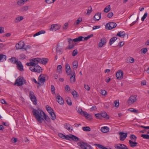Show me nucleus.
<instances>
[{
	"instance_id": "obj_1",
	"label": "nucleus",
	"mask_w": 149,
	"mask_h": 149,
	"mask_svg": "<svg viewBox=\"0 0 149 149\" xmlns=\"http://www.w3.org/2000/svg\"><path fill=\"white\" fill-rule=\"evenodd\" d=\"M32 113L36 119L40 123H42L44 120L47 122H49L51 121L48 116H47L44 112L40 109L37 110L33 109Z\"/></svg>"
},
{
	"instance_id": "obj_2",
	"label": "nucleus",
	"mask_w": 149,
	"mask_h": 149,
	"mask_svg": "<svg viewBox=\"0 0 149 149\" xmlns=\"http://www.w3.org/2000/svg\"><path fill=\"white\" fill-rule=\"evenodd\" d=\"M26 83V81L23 77L19 76L16 80L15 84L17 86H20Z\"/></svg>"
},
{
	"instance_id": "obj_3",
	"label": "nucleus",
	"mask_w": 149,
	"mask_h": 149,
	"mask_svg": "<svg viewBox=\"0 0 149 149\" xmlns=\"http://www.w3.org/2000/svg\"><path fill=\"white\" fill-rule=\"evenodd\" d=\"M77 145L81 149H93L92 147L86 143L81 142L78 143Z\"/></svg>"
},
{
	"instance_id": "obj_4",
	"label": "nucleus",
	"mask_w": 149,
	"mask_h": 149,
	"mask_svg": "<svg viewBox=\"0 0 149 149\" xmlns=\"http://www.w3.org/2000/svg\"><path fill=\"white\" fill-rule=\"evenodd\" d=\"M29 69L30 70L33 72L38 73L41 72L42 70L41 67L38 65H36L35 66H30Z\"/></svg>"
},
{
	"instance_id": "obj_5",
	"label": "nucleus",
	"mask_w": 149,
	"mask_h": 149,
	"mask_svg": "<svg viewBox=\"0 0 149 149\" xmlns=\"http://www.w3.org/2000/svg\"><path fill=\"white\" fill-rule=\"evenodd\" d=\"M117 26L116 24L113 22H111L107 24L105 26L106 29L111 30L113 28H115Z\"/></svg>"
},
{
	"instance_id": "obj_6",
	"label": "nucleus",
	"mask_w": 149,
	"mask_h": 149,
	"mask_svg": "<svg viewBox=\"0 0 149 149\" xmlns=\"http://www.w3.org/2000/svg\"><path fill=\"white\" fill-rule=\"evenodd\" d=\"M137 96L136 95H132L129 98L127 103L129 105H131L136 102L137 100Z\"/></svg>"
},
{
	"instance_id": "obj_7",
	"label": "nucleus",
	"mask_w": 149,
	"mask_h": 149,
	"mask_svg": "<svg viewBox=\"0 0 149 149\" xmlns=\"http://www.w3.org/2000/svg\"><path fill=\"white\" fill-rule=\"evenodd\" d=\"M45 77L44 74H40L38 77V81L39 83V86L43 85L45 81Z\"/></svg>"
},
{
	"instance_id": "obj_8",
	"label": "nucleus",
	"mask_w": 149,
	"mask_h": 149,
	"mask_svg": "<svg viewBox=\"0 0 149 149\" xmlns=\"http://www.w3.org/2000/svg\"><path fill=\"white\" fill-rule=\"evenodd\" d=\"M29 97L31 100L33 104L36 105L37 103V101L36 97L34 95L33 92L32 91H30L29 92Z\"/></svg>"
},
{
	"instance_id": "obj_9",
	"label": "nucleus",
	"mask_w": 149,
	"mask_h": 149,
	"mask_svg": "<svg viewBox=\"0 0 149 149\" xmlns=\"http://www.w3.org/2000/svg\"><path fill=\"white\" fill-rule=\"evenodd\" d=\"M73 42V39L71 38H69L68 39V42L69 44L67 49H70L74 48V44Z\"/></svg>"
},
{
	"instance_id": "obj_10",
	"label": "nucleus",
	"mask_w": 149,
	"mask_h": 149,
	"mask_svg": "<svg viewBox=\"0 0 149 149\" xmlns=\"http://www.w3.org/2000/svg\"><path fill=\"white\" fill-rule=\"evenodd\" d=\"M65 71L68 75H72V72H71V69L70 65L68 63H66L65 65Z\"/></svg>"
},
{
	"instance_id": "obj_11",
	"label": "nucleus",
	"mask_w": 149,
	"mask_h": 149,
	"mask_svg": "<svg viewBox=\"0 0 149 149\" xmlns=\"http://www.w3.org/2000/svg\"><path fill=\"white\" fill-rule=\"evenodd\" d=\"M24 46V43L23 41H20L18 43L16 44L15 47L17 49H23Z\"/></svg>"
},
{
	"instance_id": "obj_12",
	"label": "nucleus",
	"mask_w": 149,
	"mask_h": 149,
	"mask_svg": "<svg viewBox=\"0 0 149 149\" xmlns=\"http://www.w3.org/2000/svg\"><path fill=\"white\" fill-rule=\"evenodd\" d=\"M56 100L60 104L62 105L64 104V101L61 97L59 94H58L56 97Z\"/></svg>"
},
{
	"instance_id": "obj_13",
	"label": "nucleus",
	"mask_w": 149,
	"mask_h": 149,
	"mask_svg": "<svg viewBox=\"0 0 149 149\" xmlns=\"http://www.w3.org/2000/svg\"><path fill=\"white\" fill-rule=\"evenodd\" d=\"M60 27V25L57 24H53L52 25L51 28H50V30L53 31H55L59 29Z\"/></svg>"
},
{
	"instance_id": "obj_14",
	"label": "nucleus",
	"mask_w": 149,
	"mask_h": 149,
	"mask_svg": "<svg viewBox=\"0 0 149 149\" xmlns=\"http://www.w3.org/2000/svg\"><path fill=\"white\" fill-rule=\"evenodd\" d=\"M120 135V139L121 141H123L127 137V133H125L122 132H120L119 133Z\"/></svg>"
},
{
	"instance_id": "obj_15",
	"label": "nucleus",
	"mask_w": 149,
	"mask_h": 149,
	"mask_svg": "<svg viewBox=\"0 0 149 149\" xmlns=\"http://www.w3.org/2000/svg\"><path fill=\"white\" fill-rule=\"evenodd\" d=\"M123 73L122 71H118L116 73V76L117 79L120 80L123 78Z\"/></svg>"
},
{
	"instance_id": "obj_16",
	"label": "nucleus",
	"mask_w": 149,
	"mask_h": 149,
	"mask_svg": "<svg viewBox=\"0 0 149 149\" xmlns=\"http://www.w3.org/2000/svg\"><path fill=\"white\" fill-rule=\"evenodd\" d=\"M31 61L34 64L33 66H35L36 65H38L39 63H40V58H32L31 59Z\"/></svg>"
},
{
	"instance_id": "obj_17",
	"label": "nucleus",
	"mask_w": 149,
	"mask_h": 149,
	"mask_svg": "<svg viewBox=\"0 0 149 149\" xmlns=\"http://www.w3.org/2000/svg\"><path fill=\"white\" fill-rule=\"evenodd\" d=\"M17 67V69L21 71H23L24 70L23 66L22 63L20 61H18L16 64Z\"/></svg>"
},
{
	"instance_id": "obj_18",
	"label": "nucleus",
	"mask_w": 149,
	"mask_h": 149,
	"mask_svg": "<svg viewBox=\"0 0 149 149\" xmlns=\"http://www.w3.org/2000/svg\"><path fill=\"white\" fill-rule=\"evenodd\" d=\"M107 42V39L105 38H103L100 40V42L99 43L98 46L100 47H102Z\"/></svg>"
},
{
	"instance_id": "obj_19",
	"label": "nucleus",
	"mask_w": 149,
	"mask_h": 149,
	"mask_svg": "<svg viewBox=\"0 0 149 149\" xmlns=\"http://www.w3.org/2000/svg\"><path fill=\"white\" fill-rule=\"evenodd\" d=\"M72 74L70 78V82L73 83L75 81V74L74 70L72 71Z\"/></svg>"
},
{
	"instance_id": "obj_20",
	"label": "nucleus",
	"mask_w": 149,
	"mask_h": 149,
	"mask_svg": "<svg viewBox=\"0 0 149 149\" xmlns=\"http://www.w3.org/2000/svg\"><path fill=\"white\" fill-rule=\"evenodd\" d=\"M29 9V6H26L22 7L19 9V11L20 12H24L27 11Z\"/></svg>"
},
{
	"instance_id": "obj_21",
	"label": "nucleus",
	"mask_w": 149,
	"mask_h": 149,
	"mask_svg": "<svg viewBox=\"0 0 149 149\" xmlns=\"http://www.w3.org/2000/svg\"><path fill=\"white\" fill-rule=\"evenodd\" d=\"M101 13H97L94 17V19L95 21H98L101 18Z\"/></svg>"
},
{
	"instance_id": "obj_22",
	"label": "nucleus",
	"mask_w": 149,
	"mask_h": 149,
	"mask_svg": "<svg viewBox=\"0 0 149 149\" xmlns=\"http://www.w3.org/2000/svg\"><path fill=\"white\" fill-rule=\"evenodd\" d=\"M40 63L44 64H46L48 62L49 59L47 58H40Z\"/></svg>"
},
{
	"instance_id": "obj_23",
	"label": "nucleus",
	"mask_w": 149,
	"mask_h": 149,
	"mask_svg": "<svg viewBox=\"0 0 149 149\" xmlns=\"http://www.w3.org/2000/svg\"><path fill=\"white\" fill-rule=\"evenodd\" d=\"M64 128L67 130H69L71 129V127L72 128L71 129V131H72L73 130V129L72 128V126L71 125L69 124L68 123H65L64 125Z\"/></svg>"
},
{
	"instance_id": "obj_24",
	"label": "nucleus",
	"mask_w": 149,
	"mask_h": 149,
	"mask_svg": "<svg viewBox=\"0 0 149 149\" xmlns=\"http://www.w3.org/2000/svg\"><path fill=\"white\" fill-rule=\"evenodd\" d=\"M125 35V33L124 31H120L118 32L116 36L124 38Z\"/></svg>"
},
{
	"instance_id": "obj_25",
	"label": "nucleus",
	"mask_w": 149,
	"mask_h": 149,
	"mask_svg": "<svg viewBox=\"0 0 149 149\" xmlns=\"http://www.w3.org/2000/svg\"><path fill=\"white\" fill-rule=\"evenodd\" d=\"M6 59V56L5 55L0 54V62H3L5 61Z\"/></svg>"
},
{
	"instance_id": "obj_26",
	"label": "nucleus",
	"mask_w": 149,
	"mask_h": 149,
	"mask_svg": "<svg viewBox=\"0 0 149 149\" xmlns=\"http://www.w3.org/2000/svg\"><path fill=\"white\" fill-rule=\"evenodd\" d=\"M133 142L131 140H129V143L131 147H133L136 146L138 144V143L135 142Z\"/></svg>"
},
{
	"instance_id": "obj_27",
	"label": "nucleus",
	"mask_w": 149,
	"mask_h": 149,
	"mask_svg": "<svg viewBox=\"0 0 149 149\" xmlns=\"http://www.w3.org/2000/svg\"><path fill=\"white\" fill-rule=\"evenodd\" d=\"M9 60H10L11 62L13 63L17 64L18 62V59L15 57H12L11 58H9Z\"/></svg>"
},
{
	"instance_id": "obj_28",
	"label": "nucleus",
	"mask_w": 149,
	"mask_h": 149,
	"mask_svg": "<svg viewBox=\"0 0 149 149\" xmlns=\"http://www.w3.org/2000/svg\"><path fill=\"white\" fill-rule=\"evenodd\" d=\"M109 128L107 127H104L101 128L100 130L103 132L106 133L109 131Z\"/></svg>"
},
{
	"instance_id": "obj_29",
	"label": "nucleus",
	"mask_w": 149,
	"mask_h": 149,
	"mask_svg": "<svg viewBox=\"0 0 149 149\" xmlns=\"http://www.w3.org/2000/svg\"><path fill=\"white\" fill-rule=\"evenodd\" d=\"M102 117H103L106 119H109V116L107 113L104 111H102L101 113Z\"/></svg>"
},
{
	"instance_id": "obj_30",
	"label": "nucleus",
	"mask_w": 149,
	"mask_h": 149,
	"mask_svg": "<svg viewBox=\"0 0 149 149\" xmlns=\"http://www.w3.org/2000/svg\"><path fill=\"white\" fill-rule=\"evenodd\" d=\"M84 37L82 36H79L77 38L73 39V40L75 42H80L83 40V39Z\"/></svg>"
},
{
	"instance_id": "obj_31",
	"label": "nucleus",
	"mask_w": 149,
	"mask_h": 149,
	"mask_svg": "<svg viewBox=\"0 0 149 149\" xmlns=\"http://www.w3.org/2000/svg\"><path fill=\"white\" fill-rule=\"evenodd\" d=\"M83 116H85L86 119H87L89 120H90L92 119V116L90 114L88 113L86 111L85 113Z\"/></svg>"
},
{
	"instance_id": "obj_32",
	"label": "nucleus",
	"mask_w": 149,
	"mask_h": 149,
	"mask_svg": "<svg viewBox=\"0 0 149 149\" xmlns=\"http://www.w3.org/2000/svg\"><path fill=\"white\" fill-rule=\"evenodd\" d=\"M72 64L73 66V68L74 69H77L78 68V63L77 61H74L72 63Z\"/></svg>"
},
{
	"instance_id": "obj_33",
	"label": "nucleus",
	"mask_w": 149,
	"mask_h": 149,
	"mask_svg": "<svg viewBox=\"0 0 149 149\" xmlns=\"http://www.w3.org/2000/svg\"><path fill=\"white\" fill-rule=\"evenodd\" d=\"M23 16L17 17H16L14 20V22L15 23H17L22 20L23 19Z\"/></svg>"
},
{
	"instance_id": "obj_34",
	"label": "nucleus",
	"mask_w": 149,
	"mask_h": 149,
	"mask_svg": "<svg viewBox=\"0 0 149 149\" xmlns=\"http://www.w3.org/2000/svg\"><path fill=\"white\" fill-rule=\"evenodd\" d=\"M46 107L47 110L49 113V114L52 113V112H54V110L52 109L48 105H46Z\"/></svg>"
},
{
	"instance_id": "obj_35",
	"label": "nucleus",
	"mask_w": 149,
	"mask_h": 149,
	"mask_svg": "<svg viewBox=\"0 0 149 149\" xmlns=\"http://www.w3.org/2000/svg\"><path fill=\"white\" fill-rule=\"evenodd\" d=\"M117 39V38L116 37H113L111 38L109 42V44L110 45L112 44Z\"/></svg>"
},
{
	"instance_id": "obj_36",
	"label": "nucleus",
	"mask_w": 149,
	"mask_h": 149,
	"mask_svg": "<svg viewBox=\"0 0 149 149\" xmlns=\"http://www.w3.org/2000/svg\"><path fill=\"white\" fill-rule=\"evenodd\" d=\"M70 139L75 142H77L79 140V138H78L72 134H71Z\"/></svg>"
},
{
	"instance_id": "obj_37",
	"label": "nucleus",
	"mask_w": 149,
	"mask_h": 149,
	"mask_svg": "<svg viewBox=\"0 0 149 149\" xmlns=\"http://www.w3.org/2000/svg\"><path fill=\"white\" fill-rule=\"evenodd\" d=\"M45 33V31L44 30L40 31L37 33H36L33 35V37H35L37 36H39L42 34H44Z\"/></svg>"
},
{
	"instance_id": "obj_38",
	"label": "nucleus",
	"mask_w": 149,
	"mask_h": 149,
	"mask_svg": "<svg viewBox=\"0 0 149 149\" xmlns=\"http://www.w3.org/2000/svg\"><path fill=\"white\" fill-rule=\"evenodd\" d=\"M25 3L24 0H18L17 2V4L19 6H22Z\"/></svg>"
},
{
	"instance_id": "obj_39",
	"label": "nucleus",
	"mask_w": 149,
	"mask_h": 149,
	"mask_svg": "<svg viewBox=\"0 0 149 149\" xmlns=\"http://www.w3.org/2000/svg\"><path fill=\"white\" fill-rule=\"evenodd\" d=\"M62 67L61 65H59L58 66L57 68V72L60 74L62 72Z\"/></svg>"
},
{
	"instance_id": "obj_40",
	"label": "nucleus",
	"mask_w": 149,
	"mask_h": 149,
	"mask_svg": "<svg viewBox=\"0 0 149 149\" xmlns=\"http://www.w3.org/2000/svg\"><path fill=\"white\" fill-rule=\"evenodd\" d=\"M82 130L84 131L89 132L91 130V129L89 126L83 127L82 128Z\"/></svg>"
},
{
	"instance_id": "obj_41",
	"label": "nucleus",
	"mask_w": 149,
	"mask_h": 149,
	"mask_svg": "<svg viewBox=\"0 0 149 149\" xmlns=\"http://www.w3.org/2000/svg\"><path fill=\"white\" fill-rule=\"evenodd\" d=\"M111 10V7L109 5L107 6L104 9V12L105 13H108V12Z\"/></svg>"
},
{
	"instance_id": "obj_42",
	"label": "nucleus",
	"mask_w": 149,
	"mask_h": 149,
	"mask_svg": "<svg viewBox=\"0 0 149 149\" xmlns=\"http://www.w3.org/2000/svg\"><path fill=\"white\" fill-rule=\"evenodd\" d=\"M94 145L95 146H97L98 148H99L101 149H104L105 148V147L104 146H103L102 145L99 144H94Z\"/></svg>"
},
{
	"instance_id": "obj_43",
	"label": "nucleus",
	"mask_w": 149,
	"mask_h": 149,
	"mask_svg": "<svg viewBox=\"0 0 149 149\" xmlns=\"http://www.w3.org/2000/svg\"><path fill=\"white\" fill-rule=\"evenodd\" d=\"M94 145L95 146H97L98 148H99L101 149H104L105 148V147L104 146H103L102 145L99 144H94Z\"/></svg>"
},
{
	"instance_id": "obj_44",
	"label": "nucleus",
	"mask_w": 149,
	"mask_h": 149,
	"mask_svg": "<svg viewBox=\"0 0 149 149\" xmlns=\"http://www.w3.org/2000/svg\"><path fill=\"white\" fill-rule=\"evenodd\" d=\"M50 114L52 117L51 118L52 120H54L56 119V117L54 112H52V113H50Z\"/></svg>"
},
{
	"instance_id": "obj_45",
	"label": "nucleus",
	"mask_w": 149,
	"mask_h": 149,
	"mask_svg": "<svg viewBox=\"0 0 149 149\" xmlns=\"http://www.w3.org/2000/svg\"><path fill=\"white\" fill-rule=\"evenodd\" d=\"M130 139L132 140L135 141L137 139V137L134 134H132L130 136Z\"/></svg>"
},
{
	"instance_id": "obj_46",
	"label": "nucleus",
	"mask_w": 149,
	"mask_h": 149,
	"mask_svg": "<svg viewBox=\"0 0 149 149\" xmlns=\"http://www.w3.org/2000/svg\"><path fill=\"white\" fill-rule=\"evenodd\" d=\"M128 110L129 111L133 112L136 113H138V111L137 110L133 108L129 109Z\"/></svg>"
},
{
	"instance_id": "obj_47",
	"label": "nucleus",
	"mask_w": 149,
	"mask_h": 149,
	"mask_svg": "<svg viewBox=\"0 0 149 149\" xmlns=\"http://www.w3.org/2000/svg\"><path fill=\"white\" fill-rule=\"evenodd\" d=\"M141 136L143 138L146 139H149V135L147 134H142L141 135Z\"/></svg>"
},
{
	"instance_id": "obj_48",
	"label": "nucleus",
	"mask_w": 149,
	"mask_h": 149,
	"mask_svg": "<svg viewBox=\"0 0 149 149\" xmlns=\"http://www.w3.org/2000/svg\"><path fill=\"white\" fill-rule=\"evenodd\" d=\"M66 102L67 103V104L70 105L71 106L72 104V103L71 102V100L69 98H68L66 99Z\"/></svg>"
},
{
	"instance_id": "obj_49",
	"label": "nucleus",
	"mask_w": 149,
	"mask_h": 149,
	"mask_svg": "<svg viewBox=\"0 0 149 149\" xmlns=\"http://www.w3.org/2000/svg\"><path fill=\"white\" fill-rule=\"evenodd\" d=\"M82 20V18L79 17L77 19L76 21V25H78L79 23L81 22Z\"/></svg>"
},
{
	"instance_id": "obj_50",
	"label": "nucleus",
	"mask_w": 149,
	"mask_h": 149,
	"mask_svg": "<svg viewBox=\"0 0 149 149\" xmlns=\"http://www.w3.org/2000/svg\"><path fill=\"white\" fill-rule=\"evenodd\" d=\"M78 112L81 115H84L86 111H83L80 108L78 109Z\"/></svg>"
},
{
	"instance_id": "obj_51",
	"label": "nucleus",
	"mask_w": 149,
	"mask_h": 149,
	"mask_svg": "<svg viewBox=\"0 0 149 149\" xmlns=\"http://www.w3.org/2000/svg\"><path fill=\"white\" fill-rule=\"evenodd\" d=\"M78 53V51L77 49H75L74 50L72 53V55L73 56H74L77 54Z\"/></svg>"
},
{
	"instance_id": "obj_52",
	"label": "nucleus",
	"mask_w": 149,
	"mask_h": 149,
	"mask_svg": "<svg viewBox=\"0 0 149 149\" xmlns=\"http://www.w3.org/2000/svg\"><path fill=\"white\" fill-rule=\"evenodd\" d=\"M72 94L73 95V97L74 98L77 97H78L77 93V92L75 91L72 92Z\"/></svg>"
},
{
	"instance_id": "obj_53",
	"label": "nucleus",
	"mask_w": 149,
	"mask_h": 149,
	"mask_svg": "<svg viewBox=\"0 0 149 149\" xmlns=\"http://www.w3.org/2000/svg\"><path fill=\"white\" fill-rule=\"evenodd\" d=\"M68 24L67 22L65 23L63 27V29L64 30H66L68 26Z\"/></svg>"
},
{
	"instance_id": "obj_54",
	"label": "nucleus",
	"mask_w": 149,
	"mask_h": 149,
	"mask_svg": "<svg viewBox=\"0 0 149 149\" xmlns=\"http://www.w3.org/2000/svg\"><path fill=\"white\" fill-rule=\"evenodd\" d=\"M148 15V13H145L143 16L141 18V20L142 21H143L144 20V19L145 18L147 17Z\"/></svg>"
},
{
	"instance_id": "obj_55",
	"label": "nucleus",
	"mask_w": 149,
	"mask_h": 149,
	"mask_svg": "<svg viewBox=\"0 0 149 149\" xmlns=\"http://www.w3.org/2000/svg\"><path fill=\"white\" fill-rule=\"evenodd\" d=\"M100 93L102 95H107V92L104 90H101Z\"/></svg>"
},
{
	"instance_id": "obj_56",
	"label": "nucleus",
	"mask_w": 149,
	"mask_h": 149,
	"mask_svg": "<svg viewBox=\"0 0 149 149\" xmlns=\"http://www.w3.org/2000/svg\"><path fill=\"white\" fill-rule=\"evenodd\" d=\"M95 116L97 119H101L102 118L101 113L96 114H95Z\"/></svg>"
},
{
	"instance_id": "obj_57",
	"label": "nucleus",
	"mask_w": 149,
	"mask_h": 149,
	"mask_svg": "<svg viewBox=\"0 0 149 149\" xmlns=\"http://www.w3.org/2000/svg\"><path fill=\"white\" fill-rule=\"evenodd\" d=\"M115 106L117 108L119 106V102L118 100H116L114 101Z\"/></svg>"
},
{
	"instance_id": "obj_58",
	"label": "nucleus",
	"mask_w": 149,
	"mask_h": 149,
	"mask_svg": "<svg viewBox=\"0 0 149 149\" xmlns=\"http://www.w3.org/2000/svg\"><path fill=\"white\" fill-rule=\"evenodd\" d=\"M56 52L57 54H61V49H59L58 47H56Z\"/></svg>"
},
{
	"instance_id": "obj_59",
	"label": "nucleus",
	"mask_w": 149,
	"mask_h": 149,
	"mask_svg": "<svg viewBox=\"0 0 149 149\" xmlns=\"http://www.w3.org/2000/svg\"><path fill=\"white\" fill-rule=\"evenodd\" d=\"M92 11V8L91 7H89L87 10V13L88 14H90Z\"/></svg>"
},
{
	"instance_id": "obj_60",
	"label": "nucleus",
	"mask_w": 149,
	"mask_h": 149,
	"mask_svg": "<svg viewBox=\"0 0 149 149\" xmlns=\"http://www.w3.org/2000/svg\"><path fill=\"white\" fill-rule=\"evenodd\" d=\"M71 134H70V135H67L66 136H65V137L64 139L66 140H70V139H71Z\"/></svg>"
},
{
	"instance_id": "obj_61",
	"label": "nucleus",
	"mask_w": 149,
	"mask_h": 149,
	"mask_svg": "<svg viewBox=\"0 0 149 149\" xmlns=\"http://www.w3.org/2000/svg\"><path fill=\"white\" fill-rule=\"evenodd\" d=\"M147 48H143L141 49V51L144 54H145L147 52Z\"/></svg>"
},
{
	"instance_id": "obj_62",
	"label": "nucleus",
	"mask_w": 149,
	"mask_h": 149,
	"mask_svg": "<svg viewBox=\"0 0 149 149\" xmlns=\"http://www.w3.org/2000/svg\"><path fill=\"white\" fill-rule=\"evenodd\" d=\"M51 90L53 92L52 93H54L55 92V88L53 85H51Z\"/></svg>"
},
{
	"instance_id": "obj_63",
	"label": "nucleus",
	"mask_w": 149,
	"mask_h": 149,
	"mask_svg": "<svg viewBox=\"0 0 149 149\" xmlns=\"http://www.w3.org/2000/svg\"><path fill=\"white\" fill-rule=\"evenodd\" d=\"M31 81L35 83L36 84H38L39 85V81H37L34 78H33L31 79Z\"/></svg>"
},
{
	"instance_id": "obj_64",
	"label": "nucleus",
	"mask_w": 149,
	"mask_h": 149,
	"mask_svg": "<svg viewBox=\"0 0 149 149\" xmlns=\"http://www.w3.org/2000/svg\"><path fill=\"white\" fill-rule=\"evenodd\" d=\"M34 64L33 63H32L31 62V60H30V62L29 63H27L26 64V65L29 66H33V65Z\"/></svg>"
}]
</instances>
